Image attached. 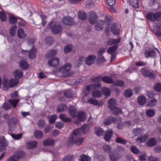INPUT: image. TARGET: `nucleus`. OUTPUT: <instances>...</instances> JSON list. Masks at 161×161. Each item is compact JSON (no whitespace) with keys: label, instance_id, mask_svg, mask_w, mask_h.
<instances>
[{"label":"nucleus","instance_id":"59","mask_svg":"<svg viewBox=\"0 0 161 161\" xmlns=\"http://www.w3.org/2000/svg\"><path fill=\"white\" fill-rule=\"evenodd\" d=\"M154 89L155 91L157 92L161 91V83H158L154 85Z\"/></svg>","mask_w":161,"mask_h":161},{"label":"nucleus","instance_id":"17","mask_svg":"<svg viewBox=\"0 0 161 161\" xmlns=\"http://www.w3.org/2000/svg\"><path fill=\"white\" fill-rule=\"evenodd\" d=\"M105 48L103 47L100 48L98 51V58L101 62H103L105 61L104 58L103 56V54L105 52Z\"/></svg>","mask_w":161,"mask_h":161},{"label":"nucleus","instance_id":"14","mask_svg":"<svg viewBox=\"0 0 161 161\" xmlns=\"http://www.w3.org/2000/svg\"><path fill=\"white\" fill-rule=\"evenodd\" d=\"M7 141L3 136L0 137V152L5 150L7 146Z\"/></svg>","mask_w":161,"mask_h":161},{"label":"nucleus","instance_id":"4","mask_svg":"<svg viewBox=\"0 0 161 161\" xmlns=\"http://www.w3.org/2000/svg\"><path fill=\"white\" fill-rule=\"evenodd\" d=\"M18 82V80L16 78L11 79L9 81L7 79H4L3 82V86L7 89L8 87H12L16 85Z\"/></svg>","mask_w":161,"mask_h":161},{"label":"nucleus","instance_id":"21","mask_svg":"<svg viewBox=\"0 0 161 161\" xmlns=\"http://www.w3.org/2000/svg\"><path fill=\"white\" fill-rule=\"evenodd\" d=\"M59 58H56L49 60L48 62V64L51 67H54L57 65L59 62Z\"/></svg>","mask_w":161,"mask_h":161},{"label":"nucleus","instance_id":"51","mask_svg":"<svg viewBox=\"0 0 161 161\" xmlns=\"http://www.w3.org/2000/svg\"><path fill=\"white\" fill-rule=\"evenodd\" d=\"M132 94V90L130 89L125 90L124 93V95L126 97H130Z\"/></svg>","mask_w":161,"mask_h":161},{"label":"nucleus","instance_id":"37","mask_svg":"<svg viewBox=\"0 0 161 161\" xmlns=\"http://www.w3.org/2000/svg\"><path fill=\"white\" fill-rule=\"evenodd\" d=\"M118 46L114 45L110 47L107 50V52L109 54H112L115 53L116 50H117Z\"/></svg>","mask_w":161,"mask_h":161},{"label":"nucleus","instance_id":"16","mask_svg":"<svg viewBox=\"0 0 161 161\" xmlns=\"http://www.w3.org/2000/svg\"><path fill=\"white\" fill-rule=\"evenodd\" d=\"M96 56L94 55H91L87 57L85 59L86 64L89 65L93 64L96 58Z\"/></svg>","mask_w":161,"mask_h":161},{"label":"nucleus","instance_id":"29","mask_svg":"<svg viewBox=\"0 0 161 161\" xmlns=\"http://www.w3.org/2000/svg\"><path fill=\"white\" fill-rule=\"evenodd\" d=\"M54 143V140L52 139H47L43 142V145L45 146H51Z\"/></svg>","mask_w":161,"mask_h":161},{"label":"nucleus","instance_id":"43","mask_svg":"<svg viewBox=\"0 0 161 161\" xmlns=\"http://www.w3.org/2000/svg\"><path fill=\"white\" fill-rule=\"evenodd\" d=\"M114 118L111 117H108L105 120L103 123L105 125H108L112 122H114Z\"/></svg>","mask_w":161,"mask_h":161},{"label":"nucleus","instance_id":"54","mask_svg":"<svg viewBox=\"0 0 161 161\" xmlns=\"http://www.w3.org/2000/svg\"><path fill=\"white\" fill-rule=\"evenodd\" d=\"M115 141L118 143L122 144H125L127 142V141L124 139L118 137L116 138Z\"/></svg>","mask_w":161,"mask_h":161},{"label":"nucleus","instance_id":"1","mask_svg":"<svg viewBox=\"0 0 161 161\" xmlns=\"http://www.w3.org/2000/svg\"><path fill=\"white\" fill-rule=\"evenodd\" d=\"M89 130V125L87 124H85L83 125L81 128L74 130L73 134L69 139L71 142L75 143L77 145L81 144L85 140L84 138H81V131L82 130L83 134H86L88 132Z\"/></svg>","mask_w":161,"mask_h":161},{"label":"nucleus","instance_id":"35","mask_svg":"<svg viewBox=\"0 0 161 161\" xmlns=\"http://www.w3.org/2000/svg\"><path fill=\"white\" fill-rule=\"evenodd\" d=\"M138 103L140 105H144L146 102L145 97L143 96H141L138 97L137 98Z\"/></svg>","mask_w":161,"mask_h":161},{"label":"nucleus","instance_id":"55","mask_svg":"<svg viewBox=\"0 0 161 161\" xmlns=\"http://www.w3.org/2000/svg\"><path fill=\"white\" fill-rule=\"evenodd\" d=\"M57 53V51L55 50H51L49 51L47 54V57H50L52 56L55 55Z\"/></svg>","mask_w":161,"mask_h":161},{"label":"nucleus","instance_id":"60","mask_svg":"<svg viewBox=\"0 0 161 161\" xmlns=\"http://www.w3.org/2000/svg\"><path fill=\"white\" fill-rule=\"evenodd\" d=\"M103 149L105 152L108 153H110L111 148L110 146L107 145H104L103 146Z\"/></svg>","mask_w":161,"mask_h":161},{"label":"nucleus","instance_id":"46","mask_svg":"<svg viewBox=\"0 0 161 161\" xmlns=\"http://www.w3.org/2000/svg\"><path fill=\"white\" fill-rule=\"evenodd\" d=\"M80 161H91V158L86 155L82 154L80 156Z\"/></svg>","mask_w":161,"mask_h":161},{"label":"nucleus","instance_id":"50","mask_svg":"<svg viewBox=\"0 0 161 161\" xmlns=\"http://www.w3.org/2000/svg\"><path fill=\"white\" fill-rule=\"evenodd\" d=\"M17 27L16 25H14L11 28L10 30V34L12 36H14L15 35L16 31V29L17 28Z\"/></svg>","mask_w":161,"mask_h":161},{"label":"nucleus","instance_id":"57","mask_svg":"<svg viewBox=\"0 0 161 161\" xmlns=\"http://www.w3.org/2000/svg\"><path fill=\"white\" fill-rule=\"evenodd\" d=\"M157 100L154 99H152L148 103L147 105L149 107H152L155 106Z\"/></svg>","mask_w":161,"mask_h":161},{"label":"nucleus","instance_id":"47","mask_svg":"<svg viewBox=\"0 0 161 161\" xmlns=\"http://www.w3.org/2000/svg\"><path fill=\"white\" fill-rule=\"evenodd\" d=\"M19 101V99H10L8 100L9 102L12 105L14 108H15L18 103Z\"/></svg>","mask_w":161,"mask_h":161},{"label":"nucleus","instance_id":"10","mask_svg":"<svg viewBox=\"0 0 161 161\" xmlns=\"http://www.w3.org/2000/svg\"><path fill=\"white\" fill-rule=\"evenodd\" d=\"M88 19L90 24H94L96 23L98 20V17L96 14L93 11L89 13Z\"/></svg>","mask_w":161,"mask_h":161},{"label":"nucleus","instance_id":"63","mask_svg":"<svg viewBox=\"0 0 161 161\" xmlns=\"http://www.w3.org/2000/svg\"><path fill=\"white\" fill-rule=\"evenodd\" d=\"M19 157L16 155L11 156L8 159V161H18Z\"/></svg>","mask_w":161,"mask_h":161},{"label":"nucleus","instance_id":"49","mask_svg":"<svg viewBox=\"0 0 161 161\" xmlns=\"http://www.w3.org/2000/svg\"><path fill=\"white\" fill-rule=\"evenodd\" d=\"M157 143L156 140L154 138H151L147 142V145L150 146H153L154 145Z\"/></svg>","mask_w":161,"mask_h":161},{"label":"nucleus","instance_id":"25","mask_svg":"<svg viewBox=\"0 0 161 161\" xmlns=\"http://www.w3.org/2000/svg\"><path fill=\"white\" fill-rule=\"evenodd\" d=\"M23 72L21 69H16L13 72V75L15 78L18 80L23 76Z\"/></svg>","mask_w":161,"mask_h":161},{"label":"nucleus","instance_id":"22","mask_svg":"<svg viewBox=\"0 0 161 161\" xmlns=\"http://www.w3.org/2000/svg\"><path fill=\"white\" fill-rule=\"evenodd\" d=\"M120 38H119L117 39H115L112 38H110L107 42V44L108 45H116L120 42Z\"/></svg>","mask_w":161,"mask_h":161},{"label":"nucleus","instance_id":"34","mask_svg":"<svg viewBox=\"0 0 161 161\" xmlns=\"http://www.w3.org/2000/svg\"><path fill=\"white\" fill-rule=\"evenodd\" d=\"M85 60V57H82L80 58L76 61L75 63V66L76 67H79L81 64L84 63Z\"/></svg>","mask_w":161,"mask_h":161},{"label":"nucleus","instance_id":"56","mask_svg":"<svg viewBox=\"0 0 161 161\" xmlns=\"http://www.w3.org/2000/svg\"><path fill=\"white\" fill-rule=\"evenodd\" d=\"M7 17L6 14L2 11H0V19L3 22L6 21Z\"/></svg>","mask_w":161,"mask_h":161},{"label":"nucleus","instance_id":"18","mask_svg":"<svg viewBox=\"0 0 161 161\" xmlns=\"http://www.w3.org/2000/svg\"><path fill=\"white\" fill-rule=\"evenodd\" d=\"M109 154L110 159L112 161H116L119 157L118 153L114 151H111Z\"/></svg>","mask_w":161,"mask_h":161},{"label":"nucleus","instance_id":"32","mask_svg":"<svg viewBox=\"0 0 161 161\" xmlns=\"http://www.w3.org/2000/svg\"><path fill=\"white\" fill-rule=\"evenodd\" d=\"M143 129L136 128L133 129L132 132L135 135L139 136L143 134Z\"/></svg>","mask_w":161,"mask_h":161},{"label":"nucleus","instance_id":"26","mask_svg":"<svg viewBox=\"0 0 161 161\" xmlns=\"http://www.w3.org/2000/svg\"><path fill=\"white\" fill-rule=\"evenodd\" d=\"M113 134L112 130L110 129L108 130L104 136L105 140L107 141H109L112 137Z\"/></svg>","mask_w":161,"mask_h":161},{"label":"nucleus","instance_id":"36","mask_svg":"<svg viewBox=\"0 0 161 161\" xmlns=\"http://www.w3.org/2000/svg\"><path fill=\"white\" fill-rule=\"evenodd\" d=\"M19 66L21 68L25 69L28 68L29 65L25 60H22L19 63Z\"/></svg>","mask_w":161,"mask_h":161},{"label":"nucleus","instance_id":"3","mask_svg":"<svg viewBox=\"0 0 161 161\" xmlns=\"http://www.w3.org/2000/svg\"><path fill=\"white\" fill-rule=\"evenodd\" d=\"M108 107L110 109H113L114 108H115V109L117 110V111H114L113 112L114 114L118 115L122 114L121 110L119 108L116 106L117 105V102L115 99L113 98L110 99L108 102Z\"/></svg>","mask_w":161,"mask_h":161},{"label":"nucleus","instance_id":"13","mask_svg":"<svg viewBox=\"0 0 161 161\" xmlns=\"http://www.w3.org/2000/svg\"><path fill=\"white\" fill-rule=\"evenodd\" d=\"M158 22L154 25V33L157 36L161 37V21Z\"/></svg>","mask_w":161,"mask_h":161},{"label":"nucleus","instance_id":"11","mask_svg":"<svg viewBox=\"0 0 161 161\" xmlns=\"http://www.w3.org/2000/svg\"><path fill=\"white\" fill-rule=\"evenodd\" d=\"M142 73L145 76H148L154 78L155 77V75L153 74L151 71L148 69L146 68H142L141 70Z\"/></svg>","mask_w":161,"mask_h":161},{"label":"nucleus","instance_id":"20","mask_svg":"<svg viewBox=\"0 0 161 161\" xmlns=\"http://www.w3.org/2000/svg\"><path fill=\"white\" fill-rule=\"evenodd\" d=\"M111 31L115 35H118L120 32V29L116 23L112 25L111 27Z\"/></svg>","mask_w":161,"mask_h":161},{"label":"nucleus","instance_id":"27","mask_svg":"<svg viewBox=\"0 0 161 161\" xmlns=\"http://www.w3.org/2000/svg\"><path fill=\"white\" fill-rule=\"evenodd\" d=\"M37 142L36 141H30L27 143L26 146L29 149L35 147L37 145Z\"/></svg>","mask_w":161,"mask_h":161},{"label":"nucleus","instance_id":"19","mask_svg":"<svg viewBox=\"0 0 161 161\" xmlns=\"http://www.w3.org/2000/svg\"><path fill=\"white\" fill-rule=\"evenodd\" d=\"M88 102L90 104L100 106L103 104L102 101H97L94 98H91L88 100Z\"/></svg>","mask_w":161,"mask_h":161},{"label":"nucleus","instance_id":"33","mask_svg":"<svg viewBox=\"0 0 161 161\" xmlns=\"http://www.w3.org/2000/svg\"><path fill=\"white\" fill-rule=\"evenodd\" d=\"M36 54V49L33 47L29 51V57L30 58H35Z\"/></svg>","mask_w":161,"mask_h":161},{"label":"nucleus","instance_id":"48","mask_svg":"<svg viewBox=\"0 0 161 161\" xmlns=\"http://www.w3.org/2000/svg\"><path fill=\"white\" fill-rule=\"evenodd\" d=\"M92 95L94 97H99L102 96V93L101 92L97 90H95L92 91Z\"/></svg>","mask_w":161,"mask_h":161},{"label":"nucleus","instance_id":"24","mask_svg":"<svg viewBox=\"0 0 161 161\" xmlns=\"http://www.w3.org/2000/svg\"><path fill=\"white\" fill-rule=\"evenodd\" d=\"M104 22L102 20H99L97 25L95 26V29L97 31H100L104 28Z\"/></svg>","mask_w":161,"mask_h":161},{"label":"nucleus","instance_id":"12","mask_svg":"<svg viewBox=\"0 0 161 161\" xmlns=\"http://www.w3.org/2000/svg\"><path fill=\"white\" fill-rule=\"evenodd\" d=\"M62 21L64 24L69 26L72 25L75 23L72 18L69 16L64 17Z\"/></svg>","mask_w":161,"mask_h":161},{"label":"nucleus","instance_id":"41","mask_svg":"<svg viewBox=\"0 0 161 161\" xmlns=\"http://www.w3.org/2000/svg\"><path fill=\"white\" fill-rule=\"evenodd\" d=\"M43 132L40 130H36L34 131V136L35 137L37 138H40L42 137L43 136Z\"/></svg>","mask_w":161,"mask_h":161},{"label":"nucleus","instance_id":"5","mask_svg":"<svg viewBox=\"0 0 161 161\" xmlns=\"http://www.w3.org/2000/svg\"><path fill=\"white\" fill-rule=\"evenodd\" d=\"M70 63H67L59 69V71L64 74L63 76L68 77L70 76L69 70L71 68Z\"/></svg>","mask_w":161,"mask_h":161},{"label":"nucleus","instance_id":"61","mask_svg":"<svg viewBox=\"0 0 161 161\" xmlns=\"http://www.w3.org/2000/svg\"><path fill=\"white\" fill-rule=\"evenodd\" d=\"M72 48V46L71 45H67L64 48V52L66 53H69L71 50Z\"/></svg>","mask_w":161,"mask_h":161},{"label":"nucleus","instance_id":"23","mask_svg":"<svg viewBox=\"0 0 161 161\" xmlns=\"http://www.w3.org/2000/svg\"><path fill=\"white\" fill-rule=\"evenodd\" d=\"M69 112L71 116L73 118L76 117V110L75 107L70 106L69 108Z\"/></svg>","mask_w":161,"mask_h":161},{"label":"nucleus","instance_id":"40","mask_svg":"<svg viewBox=\"0 0 161 161\" xmlns=\"http://www.w3.org/2000/svg\"><path fill=\"white\" fill-rule=\"evenodd\" d=\"M128 2L130 3L133 7L136 8L139 7L138 0H128Z\"/></svg>","mask_w":161,"mask_h":161},{"label":"nucleus","instance_id":"64","mask_svg":"<svg viewBox=\"0 0 161 161\" xmlns=\"http://www.w3.org/2000/svg\"><path fill=\"white\" fill-rule=\"evenodd\" d=\"M148 158L149 161H160L159 158L154 157L152 155L149 156Z\"/></svg>","mask_w":161,"mask_h":161},{"label":"nucleus","instance_id":"58","mask_svg":"<svg viewBox=\"0 0 161 161\" xmlns=\"http://www.w3.org/2000/svg\"><path fill=\"white\" fill-rule=\"evenodd\" d=\"M17 18L13 16H9V21L10 24H14L17 21Z\"/></svg>","mask_w":161,"mask_h":161},{"label":"nucleus","instance_id":"52","mask_svg":"<svg viewBox=\"0 0 161 161\" xmlns=\"http://www.w3.org/2000/svg\"><path fill=\"white\" fill-rule=\"evenodd\" d=\"M11 136L15 140H18L21 138L23 134L20 133L18 134H11Z\"/></svg>","mask_w":161,"mask_h":161},{"label":"nucleus","instance_id":"8","mask_svg":"<svg viewBox=\"0 0 161 161\" xmlns=\"http://www.w3.org/2000/svg\"><path fill=\"white\" fill-rule=\"evenodd\" d=\"M76 117H77L78 119L75 121V123L77 125L80 124V121H85L86 118L85 114L83 111H79Z\"/></svg>","mask_w":161,"mask_h":161},{"label":"nucleus","instance_id":"39","mask_svg":"<svg viewBox=\"0 0 161 161\" xmlns=\"http://www.w3.org/2000/svg\"><path fill=\"white\" fill-rule=\"evenodd\" d=\"M17 34L20 38H24L26 36V34L25 33L24 31L21 29H19L18 30Z\"/></svg>","mask_w":161,"mask_h":161},{"label":"nucleus","instance_id":"53","mask_svg":"<svg viewBox=\"0 0 161 161\" xmlns=\"http://www.w3.org/2000/svg\"><path fill=\"white\" fill-rule=\"evenodd\" d=\"M67 107L65 105L62 104L58 106L57 108L58 112L62 111L64 110H66Z\"/></svg>","mask_w":161,"mask_h":161},{"label":"nucleus","instance_id":"6","mask_svg":"<svg viewBox=\"0 0 161 161\" xmlns=\"http://www.w3.org/2000/svg\"><path fill=\"white\" fill-rule=\"evenodd\" d=\"M101 80L106 83L108 84L113 83L114 81L112 77L108 76H98L95 77L93 80V81L95 82H98Z\"/></svg>","mask_w":161,"mask_h":161},{"label":"nucleus","instance_id":"42","mask_svg":"<svg viewBox=\"0 0 161 161\" xmlns=\"http://www.w3.org/2000/svg\"><path fill=\"white\" fill-rule=\"evenodd\" d=\"M104 95L106 96H109L111 93V91L108 88L105 87H102L101 89Z\"/></svg>","mask_w":161,"mask_h":161},{"label":"nucleus","instance_id":"9","mask_svg":"<svg viewBox=\"0 0 161 161\" xmlns=\"http://www.w3.org/2000/svg\"><path fill=\"white\" fill-rule=\"evenodd\" d=\"M155 49L159 53H160L158 49L156 48H154L153 49L145 51V57L147 58L149 57H151L153 58H155L157 55L156 52L154 50Z\"/></svg>","mask_w":161,"mask_h":161},{"label":"nucleus","instance_id":"2","mask_svg":"<svg viewBox=\"0 0 161 161\" xmlns=\"http://www.w3.org/2000/svg\"><path fill=\"white\" fill-rule=\"evenodd\" d=\"M47 27L50 28L52 32L55 34H60L62 30V27L58 23L51 22L48 25Z\"/></svg>","mask_w":161,"mask_h":161},{"label":"nucleus","instance_id":"62","mask_svg":"<svg viewBox=\"0 0 161 161\" xmlns=\"http://www.w3.org/2000/svg\"><path fill=\"white\" fill-rule=\"evenodd\" d=\"M131 151L135 154H138L139 153V151L136 147L135 146H132L130 147Z\"/></svg>","mask_w":161,"mask_h":161},{"label":"nucleus","instance_id":"31","mask_svg":"<svg viewBox=\"0 0 161 161\" xmlns=\"http://www.w3.org/2000/svg\"><path fill=\"white\" fill-rule=\"evenodd\" d=\"M17 121L15 118L14 117L11 119L8 123V125L10 129L14 127Z\"/></svg>","mask_w":161,"mask_h":161},{"label":"nucleus","instance_id":"44","mask_svg":"<svg viewBox=\"0 0 161 161\" xmlns=\"http://www.w3.org/2000/svg\"><path fill=\"white\" fill-rule=\"evenodd\" d=\"M59 117L61 120L65 122H69L71 121V119L67 117L65 114H61Z\"/></svg>","mask_w":161,"mask_h":161},{"label":"nucleus","instance_id":"15","mask_svg":"<svg viewBox=\"0 0 161 161\" xmlns=\"http://www.w3.org/2000/svg\"><path fill=\"white\" fill-rule=\"evenodd\" d=\"M101 84L100 83H92L86 86V91L88 92H90L92 90L96 89L101 87Z\"/></svg>","mask_w":161,"mask_h":161},{"label":"nucleus","instance_id":"28","mask_svg":"<svg viewBox=\"0 0 161 161\" xmlns=\"http://www.w3.org/2000/svg\"><path fill=\"white\" fill-rule=\"evenodd\" d=\"M95 132L98 136H103L105 133L104 130L100 127H97L94 128Z\"/></svg>","mask_w":161,"mask_h":161},{"label":"nucleus","instance_id":"7","mask_svg":"<svg viewBox=\"0 0 161 161\" xmlns=\"http://www.w3.org/2000/svg\"><path fill=\"white\" fill-rule=\"evenodd\" d=\"M146 17L148 19L152 21L160 20H161V11L155 13H148L147 14Z\"/></svg>","mask_w":161,"mask_h":161},{"label":"nucleus","instance_id":"38","mask_svg":"<svg viewBox=\"0 0 161 161\" xmlns=\"http://www.w3.org/2000/svg\"><path fill=\"white\" fill-rule=\"evenodd\" d=\"M79 18L82 20H85L87 18L86 14L83 11H80L78 13Z\"/></svg>","mask_w":161,"mask_h":161},{"label":"nucleus","instance_id":"45","mask_svg":"<svg viewBox=\"0 0 161 161\" xmlns=\"http://www.w3.org/2000/svg\"><path fill=\"white\" fill-rule=\"evenodd\" d=\"M113 84L114 85L119 86H122L124 85V81L119 80H115L114 82L113 81Z\"/></svg>","mask_w":161,"mask_h":161},{"label":"nucleus","instance_id":"30","mask_svg":"<svg viewBox=\"0 0 161 161\" xmlns=\"http://www.w3.org/2000/svg\"><path fill=\"white\" fill-rule=\"evenodd\" d=\"M148 137V134L146 133L143 136H141L140 137L137 138L136 141L139 143L144 142L146 141Z\"/></svg>","mask_w":161,"mask_h":161}]
</instances>
